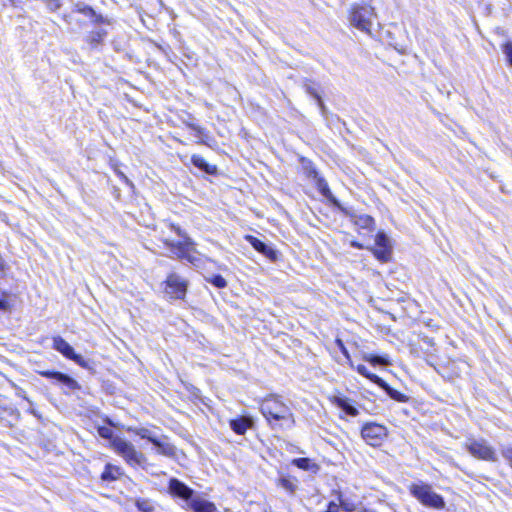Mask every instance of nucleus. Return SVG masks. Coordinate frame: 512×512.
<instances>
[{
    "mask_svg": "<svg viewBox=\"0 0 512 512\" xmlns=\"http://www.w3.org/2000/svg\"><path fill=\"white\" fill-rule=\"evenodd\" d=\"M45 1H46L47 8L52 12L57 11L61 7L59 0H45Z\"/></svg>",
    "mask_w": 512,
    "mask_h": 512,
    "instance_id": "4c0bfd02",
    "label": "nucleus"
},
{
    "mask_svg": "<svg viewBox=\"0 0 512 512\" xmlns=\"http://www.w3.org/2000/svg\"><path fill=\"white\" fill-rule=\"evenodd\" d=\"M372 252L378 260L382 262H387L390 259L391 248H382L376 246L375 248L372 249Z\"/></svg>",
    "mask_w": 512,
    "mask_h": 512,
    "instance_id": "4be33fe9",
    "label": "nucleus"
},
{
    "mask_svg": "<svg viewBox=\"0 0 512 512\" xmlns=\"http://www.w3.org/2000/svg\"><path fill=\"white\" fill-rule=\"evenodd\" d=\"M356 370L359 374H361L362 376L366 377L369 373L368 369L366 368V366L364 365H358L356 367Z\"/></svg>",
    "mask_w": 512,
    "mask_h": 512,
    "instance_id": "ea45409f",
    "label": "nucleus"
},
{
    "mask_svg": "<svg viewBox=\"0 0 512 512\" xmlns=\"http://www.w3.org/2000/svg\"><path fill=\"white\" fill-rule=\"evenodd\" d=\"M356 224H358L362 228L369 229L373 226L374 219L368 215H363L358 218V220L356 221Z\"/></svg>",
    "mask_w": 512,
    "mask_h": 512,
    "instance_id": "a878e982",
    "label": "nucleus"
},
{
    "mask_svg": "<svg viewBox=\"0 0 512 512\" xmlns=\"http://www.w3.org/2000/svg\"><path fill=\"white\" fill-rule=\"evenodd\" d=\"M112 449L120 456H122L125 461L130 465H140L145 460L143 453L136 450L135 446L121 438L115 437L110 442Z\"/></svg>",
    "mask_w": 512,
    "mask_h": 512,
    "instance_id": "39448f33",
    "label": "nucleus"
},
{
    "mask_svg": "<svg viewBox=\"0 0 512 512\" xmlns=\"http://www.w3.org/2000/svg\"><path fill=\"white\" fill-rule=\"evenodd\" d=\"M169 226L170 229L181 238V240L173 241L165 238L163 239L164 246L169 249L171 253L174 254L178 259H184L193 263L195 258L191 255V253L194 251V242L179 226L175 224H170Z\"/></svg>",
    "mask_w": 512,
    "mask_h": 512,
    "instance_id": "7ed1b4c3",
    "label": "nucleus"
},
{
    "mask_svg": "<svg viewBox=\"0 0 512 512\" xmlns=\"http://www.w3.org/2000/svg\"><path fill=\"white\" fill-rule=\"evenodd\" d=\"M503 52L506 55L508 62L512 66V42H507L504 45Z\"/></svg>",
    "mask_w": 512,
    "mask_h": 512,
    "instance_id": "f704fd0d",
    "label": "nucleus"
},
{
    "mask_svg": "<svg viewBox=\"0 0 512 512\" xmlns=\"http://www.w3.org/2000/svg\"><path fill=\"white\" fill-rule=\"evenodd\" d=\"M8 306L7 302L3 299H0V309H6Z\"/></svg>",
    "mask_w": 512,
    "mask_h": 512,
    "instance_id": "c03bdc74",
    "label": "nucleus"
},
{
    "mask_svg": "<svg viewBox=\"0 0 512 512\" xmlns=\"http://www.w3.org/2000/svg\"><path fill=\"white\" fill-rule=\"evenodd\" d=\"M361 436L371 446H379L387 437V428L377 423H367L362 427Z\"/></svg>",
    "mask_w": 512,
    "mask_h": 512,
    "instance_id": "6e6552de",
    "label": "nucleus"
},
{
    "mask_svg": "<svg viewBox=\"0 0 512 512\" xmlns=\"http://www.w3.org/2000/svg\"><path fill=\"white\" fill-rule=\"evenodd\" d=\"M362 512H374V511L369 510V509H365V510H363Z\"/></svg>",
    "mask_w": 512,
    "mask_h": 512,
    "instance_id": "49530a36",
    "label": "nucleus"
},
{
    "mask_svg": "<svg viewBox=\"0 0 512 512\" xmlns=\"http://www.w3.org/2000/svg\"><path fill=\"white\" fill-rule=\"evenodd\" d=\"M375 244L376 246L378 247H382V248H391V245H390V240L389 238L387 237L386 234H384L383 232H379L377 235H376V239H375Z\"/></svg>",
    "mask_w": 512,
    "mask_h": 512,
    "instance_id": "b1692460",
    "label": "nucleus"
},
{
    "mask_svg": "<svg viewBox=\"0 0 512 512\" xmlns=\"http://www.w3.org/2000/svg\"><path fill=\"white\" fill-rule=\"evenodd\" d=\"M98 434L105 439H109L112 442V439L115 437L113 436V430L107 426H101L98 428Z\"/></svg>",
    "mask_w": 512,
    "mask_h": 512,
    "instance_id": "7c9ffc66",
    "label": "nucleus"
},
{
    "mask_svg": "<svg viewBox=\"0 0 512 512\" xmlns=\"http://www.w3.org/2000/svg\"><path fill=\"white\" fill-rule=\"evenodd\" d=\"M53 348L64 357L73 360L79 366L87 367V361L81 355L76 354L73 347L62 337L55 336L53 338Z\"/></svg>",
    "mask_w": 512,
    "mask_h": 512,
    "instance_id": "9d476101",
    "label": "nucleus"
},
{
    "mask_svg": "<svg viewBox=\"0 0 512 512\" xmlns=\"http://www.w3.org/2000/svg\"><path fill=\"white\" fill-rule=\"evenodd\" d=\"M253 425V420L250 417H239L230 420V428L237 434L243 435Z\"/></svg>",
    "mask_w": 512,
    "mask_h": 512,
    "instance_id": "dca6fc26",
    "label": "nucleus"
},
{
    "mask_svg": "<svg viewBox=\"0 0 512 512\" xmlns=\"http://www.w3.org/2000/svg\"><path fill=\"white\" fill-rule=\"evenodd\" d=\"M209 282L217 288H224L227 286L226 280L221 275H214L209 279Z\"/></svg>",
    "mask_w": 512,
    "mask_h": 512,
    "instance_id": "c756f323",
    "label": "nucleus"
},
{
    "mask_svg": "<svg viewBox=\"0 0 512 512\" xmlns=\"http://www.w3.org/2000/svg\"><path fill=\"white\" fill-rule=\"evenodd\" d=\"M136 506L142 512H152L154 508L152 502L147 499H138Z\"/></svg>",
    "mask_w": 512,
    "mask_h": 512,
    "instance_id": "393cba45",
    "label": "nucleus"
},
{
    "mask_svg": "<svg viewBox=\"0 0 512 512\" xmlns=\"http://www.w3.org/2000/svg\"><path fill=\"white\" fill-rule=\"evenodd\" d=\"M503 52L506 55L508 62L512 66V42H507L504 45Z\"/></svg>",
    "mask_w": 512,
    "mask_h": 512,
    "instance_id": "c9c22d12",
    "label": "nucleus"
},
{
    "mask_svg": "<svg viewBox=\"0 0 512 512\" xmlns=\"http://www.w3.org/2000/svg\"><path fill=\"white\" fill-rule=\"evenodd\" d=\"M305 89L311 96H313L318 101L319 105L322 106V101L317 92V89L310 83L305 84Z\"/></svg>",
    "mask_w": 512,
    "mask_h": 512,
    "instance_id": "473e14b6",
    "label": "nucleus"
},
{
    "mask_svg": "<svg viewBox=\"0 0 512 512\" xmlns=\"http://www.w3.org/2000/svg\"><path fill=\"white\" fill-rule=\"evenodd\" d=\"M157 447V452L159 454L165 455V456H174L175 454V447L171 445L168 442L161 441L160 439H156V443H153Z\"/></svg>",
    "mask_w": 512,
    "mask_h": 512,
    "instance_id": "aec40b11",
    "label": "nucleus"
},
{
    "mask_svg": "<svg viewBox=\"0 0 512 512\" xmlns=\"http://www.w3.org/2000/svg\"><path fill=\"white\" fill-rule=\"evenodd\" d=\"M387 393L388 395L397 400V401H400V402H404L406 401L407 397L405 395H403L402 393L398 392L397 390H394L392 389L388 384H387V387L386 388H383Z\"/></svg>",
    "mask_w": 512,
    "mask_h": 512,
    "instance_id": "bb28decb",
    "label": "nucleus"
},
{
    "mask_svg": "<svg viewBox=\"0 0 512 512\" xmlns=\"http://www.w3.org/2000/svg\"><path fill=\"white\" fill-rule=\"evenodd\" d=\"M260 410L269 425L275 428H291L295 424L291 408L278 396L266 397L260 405Z\"/></svg>",
    "mask_w": 512,
    "mask_h": 512,
    "instance_id": "f257e3e1",
    "label": "nucleus"
},
{
    "mask_svg": "<svg viewBox=\"0 0 512 512\" xmlns=\"http://www.w3.org/2000/svg\"><path fill=\"white\" fill-rule=\"evenodd\" d=\"M245 240L248 241L255 250H257L259 253L263 254L265 257H267L271 261H275L277 259L276 251L272 247L267 245L266 243L259 240L258 238L254 237L252 235H246Z\"/></svg>",
    "mask_w": 512,
    "mask_h": 512,
    "instance_id": "ddd939ff",
    "label": "nucleus"
},
{
    "mask_svg": "<svg viewBox=\"0 0 512 512\" xmlns=\"http://www.w3.org/2000/svg\"><path fill=\"white\" fill-rule=\"evenodd\" d=\"M503 457L509 461L510 466L512 467V446H508L502 450Z\"/></svg>",
    "mask_w": 512,
    "mask_h": 512,
    "instance_id": "58836bf2",
    "label": "nucleus"
},
{
    "mask_svg": "<svg viewBox=\"0 0 512 512\" xmlns=\"http://www.w3.org/2000/svg\"><path fill=\"white\" fill-rule=\"evenodd\" d=\"M366 378H368L372 382L376 383L381 388L387 387V383L375 374H372L369 372L368 375L366 376Z\"/></svg>",
    "mask_w": 512,
    "mask_h": 512,
    "instance_id": "72a5a7b5",
    "label": "nucleus"
},
{
    "mask_svg": "<svg viewBox=\"0 0 512 512\" xmlns=\"http://www.w3.org/2000/svg\"><path fill=\"white\" fill-rule=\"evenodd\" d=\"M503 52L506 55L508 62L512 66V42H507L504 45Z\"/></svg>",
    "mask_w": 512,
    "mask_h": 512,
    "instance_id": "e433bc0d",
    "label": "nucleus"
},
{
    "mask_svg": "<svg viewBox=\"0 0 512 512\" xmlns=\"http://www.w3.org/2000/svg\"><path fill=\"white\" fill-rule=\"evenodd\" d=\"M129 431H132L136 435L140 436L142 439H147L151 443H156L157 437L153 434V432L147 428H129Z\"/></svg>",
    "mask_w": 512,
    "mask_h": 512,
    "instance_id": "412c9836",
    "label": "nucleus"
},
{
    "mask_svg": "<svg viewBox=\"0 0 512 512\" xmlns=\"http://www.w3.org/2000/svg\"><path fill=\"white\" fill-rule=\"evenodd\" d=\"M106 35V32L104 30H97L93 31L91 35L89 36V41L92 44L100 43V41L103 39V37Z\"/></svg>",
    "mask_w": 512,
    "mask_h": 512,
    "instance_id": "c85d7f7f",
    "label": "nucleus"
},
{
    "mask_svg": "<svg viewBox=\"0 0 512 512\" xmlns=\"http://www.w3.org/2000/svg\"><path fill=\"white\" fill-rule=\"evenodd\" d=\"M165 293L171 299H182L184 298L187 290L186 281L177 275L171 273L166 279Z\"/></svg>",
    "mask_w": 512,
    "mask_h": 512,
    "instance_id": "1a4fd4ad",
    "label": "nucleus"
},
{
    "mask_svg": "<svg viewBox=\"0 0 512 512\" xmlns=\"http://www.w3.org/2000/svg\"><path fill=\"white\" fill-rule=\"evenodd\" d=\"M326 512H339L338 511V505L335 504L334 502H330Z\"/></svg>",
    "mask_w": 512,
    "mask_h": 512,
    "instance_id": "79ce46f5",
    "label": "nucleus"
},
{
    "mask_svg": "<svg viewBox=\"0 0 512 512\" xmlns=\"http://www.w3.org/2000/svg\"><path fill=\"white\" fill-rule=\"evenodd\" d=\"M79 15L84 16L91 23H102L104 19L101 15H98L90 6L84 3H77L72 8L71 12L64 16V20L67 24L72 25L73 23H79L81 25V19Z\"/></svg>",
    "mask_w": 512,
    "mask_h": 512,
    "instance_id": "0eeeda50",
    "label": "nucleus"
},
{
    "mask_svg": "<svg viewBox=\"0 0 512 512\" xmlns=\"http://www.w3.org/2000/svg\"><path fill=\"white\" fill-rule=\"evenodd\" d=\"M410 493L424 506L435 509H443L445 507L443 497L435 493L431 486L427 484H412L410 486Z\"/></svg>",
    "mask_w": 512,
    "mask_h": 512,
    "instance_id": "20e7f679",
    "label": "nucleus"
},
{
    "mask_svg": "<svg viewBox=\"0 0 512 512\" xmlns=\"http://www.w3.org/2000/svg\"><path fill=\"white\" fill-rule=\"evenodd\" d=\"M117 175L127 184H131L130 180L127 178V176L122 173L121 171H116Z\"/></svg>",
    "mask_w": 512,
    "mask_h": 512,
    "instance_id": "37998d69",
    "label": "nucleus"
},
{
    "mask_svg": "<svg viewBox=\"0 0 512 512\" xmlns=\"http://www.w3.org/2000/svg\"><path fill=\"white\" fill-rule=\"evenodd\" d=\"M40 375L56 380L62 383L68 390L73 391L80 389L78 382L72 377L57 371H41Z\"/></svg>",
    "mask_w": 512,
    "mask_h": 512,
    "instance_id": "f8f14e48",
    "label": "nucleus"
},
{
    "mask_svg": "<svg viewBox=\"0 0 512 512\" xmlns=\"http://www.w3.org/2000/svg\"><path fill=\"white\" fill-rule=\"evenodd\" d=\"M187 508L193 512H219L212 502L200 497L199 495H196L191 499Z\"/></svg>",
    "mask_w": 512,
    "mask_h": 512,
    "instance_id": "4468645a",
    "label": "nucleus"
},
{
    "mask_svg": "<svg viewBox=\"0 0 512 512\" xmlns=\"http://www.w3.org/2000/svg\"><path fill=\"white\" fill-rule=\"evenodd\" d=\"M336 343H337L338 347L340 348L341 352H342V353H343L347 358H349L348 351H347V349L345 348L344 343L342 342V340L338 339V340L336 341Z\"/></svg>",
    "mask_w": 512,
    "mask_h": 512,
    "instance_id": "a19ab883",
    "label": "nucleus"
},
{
    "mask_svg": "<svg viewBox=\"0 0 512 512\" xmlns=\"http://www.w3.org/2000/svg\"><path fill=\"white\" fill-rule=\"evenodd\" d=\"M375 18V9L370 4L354 3L350 7L348 15L349 23L361 32L371 35V29Z\"/></svg>",
    "mask_w": 512,
    "mask_h": 512,
    "instance_id": "f03ea898",
    "label": "nucleus"
},
{
    "mask_svg": "<svg viewBox=\"0 0 512 512\" xmlns=\"http://www.w3.org/2000/svg\"><path fill=\"white\" fill-rule=\"evenodd\" d=\"M364 360L372 363L373 365H386L388 364V361L380 356H374V355H365Z\"/></svg>",
    "mask_w": 512,
    "mask_h": 512,
    "instance_id": "cd10ccee",
    "label": "nucleus"
},
{
    "mask_svg": "<svg viewBox=\"0 0 512 512\" xmlns=\"http://www.w3.org/2000/svg\"><path fill=\"white\" fill-rule=\"evenodd\" d=\"M279 484L283 489L290 493H293L296 489V485L290 479L287 478H281Z\"/></svg>",
    "mask_w": 512,
    "mask_h": 512,
    "instance_id": "2f4dec72",
    "label": "nucleus"
},
{
    "mask_svg": "<svg viewBox=\"0 0 512 512\" xmlns=\"http://www.w3.org/2000/svg\"><path fill=\"white\" fill-rule=\"evenodd\" d=\"M293 464L303 470H312L317 466L311 462L309 458H297L293 460Z\"/></svg>",
    "mask_w": 512,
    "mask_h": 512,
    "instance_id": "5701e85b",
    "label": "nucleus"
},
{
    "mask_svg": "<svg viewBox=\"0 0 512 512\" xmlns=\"http://www.w3.org/2000/svg\"><path fill=\"white\" fill-rule=\"evenodd\" d=\"M465 448L475 458L491 462L498 460L495 449L485 439L469 438L465 442Z\"/></svg>",
    "mask_w": 512,
    "mask_h": 512,
    "instance_id": "423d86ee",
    "label": "nucleus"
},
{
    "mask_svg": "<svg viewBox=\"0 0 512 512\" xmlns=\"http://www.w3.org/2000/svg\"><path fill=\"white\" fill-rule=\"evenodd\" d=\"M121 475L120 468L111 464L105 466L104 471L101 474L103 481H114Z\"/></svg>",
    "mask_w": 512,
    "mask_h": 512,
    "instance_id": "6ab92c4d",
    "label": "nucleus"
},
{
    "mask_svg": "<svg viewBox=\"0 0 512 512\" xmlns=\"http://www.w3.org/2000/svg\"><path fill=\"white\" fill-rule=\"evenodd\" d=\"M351 246L359 249L362 248V245L355 241L351 242Z\"/></svg>",
    "mask_w": 512,
    "mask_h": 512,
    "instance_id": "a18cd8bd",
    "label": "nucleus"
},
{
    "mask_svg": "<svg viewBox=\"0 0 512 512\" xmlns=\"http://www.w3.org/2000/svg\"><path fill=\"white\" fill-rule=\"evenodd\" d=\"M334 404L341 408L346 414L350 416H357L359 414V411L357 408H355L349 399L344 397H335L334 398Z\"/></svg>",
    "mask_w": 512,
    "mask_h": 512,
    "instance_id": "f3484780",
    "label": "nucleus"
},
{
    "mask_svg": "<svg viewBox=\"0 0 512 512\" xmlns=\"http://www.w3.org/2000/svg\"><path fill=\"white\" fill-rule=\"evenodd\" d=\"M308 176L313 177L316 180L317 188L319 189V191L321 192V194L323 196L328 198L333 203L337 204V201L333 197V195L328 187L327 182L323 178L319 177V175L315 169H310L308 171Z\"/></svg>",
    "mask_w": 512,
    "mask_h": 512,
    "instance_id": "2eb2a0df",
    "label": "nucleus"
},
{
    "mask_svg": "<svg viewBox=\"0 0 512 512\" xmlns=\"http://www.w3.org/2000/svg\"><path fill=\"white\" fill-rule=\"evenodd\" d=\"M168 490L172 496L184 500L187 506L189 505L191 499L196 496L190 487L176 478L170 479Z\"/></svg>",
    "mask_w": 512,
    "mask_h": 512,
    "instance_id": "9b49d317",
    "label": "nucleus"
},
{
    "mask_svg": "<svg viewBox=\"0 0 512 512\" xmlns=\"http://www.w3.org/2000/svg\"><path fill=\"white\" fill-rule=\"evenodd\" d=\"M191 162L195 167L201 169L202 171L208 174H214L216 172V167L208 164L205 161V159L199 155H193L191 157Z\"/></svg>",
    "mask_w": 512,
    "mask_h": 512,
    "instance_id": "a211bd4d",
    "label": "nucleus"
}]
</instances>
